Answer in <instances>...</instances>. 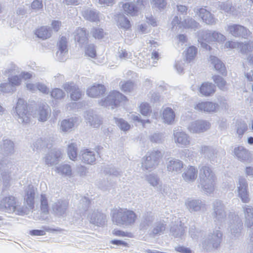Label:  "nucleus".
<instances>
[{"label":"nucleus","mask_w":253,"mask_h":253,"mask_svg":"<svg viewBox=\"0 0 253 253\" xmlns=\"http://www.w3.org/2000/svg\"><path fill=\"white\" fill-rule=\"evenodd\" d=\"M199 169L200 183L203 190L211 194L214 190L215 175L211 168L207 166H200Z\"/></svg>","instance_id":"nucleus-1"},{"label":"nucleus","mask_w":253,"mask_h":253,"mask_svg":"<svg viewBox=\"0 0 253 253\" xmlns=\"http://www.w3.org/2000/svg\"><path fill=\"white\" fill-rule=\"evenodd\" d=\"M136 219V215L132 211L120 209L113 213V221L117 225L128 226L133 224Z\"/></svg>","instance_id":"nucleus-2"},{"label":"nucleus","mask_w":253,"mask_h":253,"mask_svg":"<svg viewBox=\"0 0 253 253\" xmlns=\"http://www.w3.org/2000/svg\"><path fill=\"white\" fill-rule=\"evenodd\" d=\"M162 157L161 152L154 150L147 154L141 161V167L143 170L151 171L158 165L160 159Z\"/></svg>","instance_id":"nucleus-3"},{"label":"nucleus","mask_w":253,"mask_h":253,"mask_svg":"<svg viewBox=\"0 0 253 253\" xmlns=\"http://www.w3.org/2000/svg\"><path fill=\"white\" fill-rule=\"evenodd\" d=\"M222 233L219 230H213L210 232L203 242L205 249L210 251L212 249H217L222 240Z\"/></svg>","instance_id":"nucleus-4"},{"label":"nucleus","mask_w":253,"mask_h":253,"mask_svg":"<svg viewBox=\"0 0 253 253\" xmlns=\"http://www.w3.org/2000/svg\"><path fill=\"white\" fill-rule=\"evenodd\" d=\"M15 116L19 123L27 124L29 123L30 114L26 102L23 99L19 98L15 107Z\"/></svg>","instance_id":"nucleus-5"},{"label":"nucleus","mask_w":253,"mask_h":253,"mask_svg":"<svg viewBox=\"0 0 253 253\" xmlns=\"http://www.w3.org/2000/svg\"><path fill=\"white\" fill-rule=\"evenodd\" d=\"M13 169V165L8 158L3 157L0 160V172L3 181V191L10 186V173Z\"/></svg>","instance_id":"nucleus-6"},{"label":"nucleus","mask_w":253,"mask_h":253,"mask_svg":"<svg viewBox=\"0 0 253 253\" xmlns=\"http://www.w3.org/2000/svg\"><path fill=\"white\" fill-rule=\"evenodd\" d=\"M126 97L124 95L118 91H113L105 98L102 99L99 101V104L102 106L111 107L113 109L115 107L118 106L121 102L126 101Z\"/></svg>","instance_id":"nucleus-7"},{"label":"nucleus","mask_w":253,"mask_h":253,"mask_svg":"<svg viewBox=\"0 0 253 253\" xmlns=\"http://www.w3.org/2000/svg\"><path fill=\"white\" fill-rule=\"evenodd\" d=\"M213 212L212 217L215 222L219 223L221 226L224 221L226 216L225 206L223 202L219 200H216L212 204Z\"/></svg>","instance_id":"nucleus-8"},{"label":"nucleus","mask_w":253,"mask_h":253,"mask_svg":"<svg viewBox=\"0 0 253 253\" xmlns=\"http://www.w3.org/2000/svg\"><path fill=\"white\" fill-rule=\"evenodd\" d=\"M229 229L230 233L233 237L238 238L243 228L242 220L238 215L232 213L229 215Z\"/></svg>","instance_id":"nucleus-9"},{"label":"nucleus","mask_w":253,"mask_h":253,"mask_svg":"<svg viewBox=\"0 0 253 253\" xmlns=\"http://www.w3.org/2000/svg\"><path fill=\"white\" fill-rule=\"evenodd\" d=\"M172 29L174 27L191 28L196 30L198 28L199 23L190 17H174L171 22Z\"/></svg>","instance_id":"nucleus-10"},{"label":"nucleus","mask_w":253,"mask_h":253,"mask_svg":"<svg viewBox=\"0 0 253 253\" xmlns=\"http://www.w3.org/2000/svg\"><path fill=\"white\" fill-rule=\"evenodd\" d=\"M237 185L239 197L243 203H249L250 198L249 197L248 183L246 179L243 176H240Z\"/></svg>","instance_id":"nucleus-11"},{"label":"nucleus","mask_w":253,"mask_h":253,"mask_svg":"<svg viewBox=\"0 0 253 253\" xmlns=\"http://www.w3.org/2000/svg\"><path fill=\"white\" fill-rule=\"evenodd\" d=\"M98 154L90 149H84L80 152V159L82 162L87 165H93Z\"/></svg>","instance_id":"nucleus-12"},{"label":"nucleus","mask_w":253,"mask_h":253,"mask_svg":"<svg viewBox=\"0 0 253 253\" xmlns=\"http://www.w3.org/2000/svg\"><path fill=\"white\" fill-rule=\"evenodd\" d=\"M15 198L12 196H6L0 201V210L5 212H11L16 209Z\"/></svg>","instance_id":"nucleus-13"},{"label":"nucleus","mask_w":253,"mask_h":253,"mask_svg":"<svg viewBox=\"0 0 253 253\" xmlns=\"http://www.w3.org/2000/svg\"><path fill=\"white\" fill-rule=\"evenodd\" d=\"M167 170L172 174L175 175L181 172L183 168V163L174 158L169 159L166 163Z\"/></svg>","instance_id":"nucleus-14"},{"label":"nucleus","mask_w":253,"mask_h":253,"mask_svg":"<svg viewBox=\"0 0 253 253\" xmlns=\"http://www.w3.org/2000/svg\"><path fill=\"white\" fill-rule=\"evenodd\" d=\"M91 223L97 226H102L106 221V215L98 210H94L87 215Z\"/></svg>","instance_id":"nucleus-15"},{"label":"nucleus","mask_w":253,"mask_h":253,"mask_svg":"<svg viewBox=\"0 0 253 253\" xmlns=\"http://www.w3.org/2000/svg\"><path fill=\"white\" fill-rule=\"evenodd\" d=\"M68 206V201L60 199L52 204V210L56 216H63L66 213Z\"/></svg>","instance_id":"nucleus-16"},{"label":"nucleus","mask_w":253,"mask_h":253,"mask_svg":"<svg viewBox=\"0 0 253 253\" xmlns=\"http://www.w3.org/2000/svg\"><path fill=\"white\" fill-rule=\"evenodd\" d=\"M63 86L67 92L70 93V97L72 100L77 101L81 97L82 92L75 83H67L64 84Z\"/></svg>","instance_id":"nucleus-17"},{"label":"nucleus","mask_w":253,"mask_h":253,"mask_svg":"<svg viewBox=\"0 0 253 253\" xmlns=\"http://www.w3.org/2000/svg\"><path fill=\"white\" fill-rule=\"evenodd\" d=\"M61 156V152L57 149H53L44 157L45 164L49 166L57 164Z\"/></svg>","instance_id":"nucleus-18"},{"label":"nucleus","mask_w":253,"mask_h":253,"mask_svg":"<svg viewBox=\"0 0 253 253\" xmlns=\"http://www.w3.org/2000/svg\"><path fill=\"white\" fill-rule=\"evenodd\" d=\"M210 124L205 121L198 120L191 123L188 126L189 130L193 133L205 131L210 128Z\"/></svg>","instance_id":"nucleus-19"},{"label":"nucleus","mask_w":253,"mask_h":253,"mask_svg":"<svg viewBox=\"0 0 253 253\" xmlns=\"http://www.w3.org/2000/svg\"><path fill=\"white\" fill-rule=\"evenodd\" d=\"M174 140L178 146L184 147L190 144L189 136L184 131H174Z\"/></svg>","instance_id":"nucleus-20"},{"label":"nucleus","mask_w":253,"mask_h":253,"mask_svg":"<svg viewBox=\"0 0 253 253\" xmlns=\"http://www.w3.org/2000/svg\"><path fill=\"white\" fill-rule=\"evenodd\" d=\"M218 106L217 103L206 101L198 103L195 107V108L200 111L211 113L215 112Z\"/></svg>","instance_id":"nucleus-21"},{"label":"nucleus","mask_w":253,"mask_h":253,"mask_svg":"<svg viewBox=\"0 0 253 253\" xmlns=\"http://www.w3.org/2000/svg\"><path fill=\"white\" fill-rule=\"evenodd\" d=\"M229 30L231 34L236 37H242L247 38L249 30L245 27L237 24H234L229 27Z\"/></svg>","instance_id":"nucleus-22"},{"label":"nucleus","mask_w":253,"mask_h":253,"mask_svg":"<svg viewBox=\"0 0 253 253\" xmlns=\"http://www.w3.org/2000/svg\"><path fill=\"white\" fill-rule=\"evenodd\" d=\"M235 155L238 160L242 162H251V156L249 151L241 146L235 147L234 149Z\"/></svg>","instance_id":"nucleus-23"},{"label":"nucleus","mask_w":253,"mask_h":253,"mask_svg":"<svg viewBox=\"0 0 253 253\" xmlns=\"http://www.w3.org/2000/svg\"><path fill=\"white\" fill-rule=\"evenodd\" d=\"M185 205L189 211H198L205 207V204L199 199H188L185 202Z\"/></svg>","instance_id":"nucleus-24"},{"label":"nucleus","mask_w":253,"mask_h":253,"mask_svg":"<svg viewBox=\"0 0 253 253\" xmlns=\"http://www.w3.org/2000/svg\"><path fill=\"white\" fill-rule=\"evenodd\" d=\"M106 91L105 87L101 84H94L86 90V94L92 98L98 97Z\"/></svg>","instance_id":"nucleus-25"},{"label":"nucleus","mask_w":253,"mask_h":253,"mask_svg":"<svg viewBox=\"0 0 253 253\" xmlns=\"http://www.w3.org/2000/svg\"><path fill=\"white\" fill-rule=\"evenodd\" d=\"M14 144L13 141L9 139L3 140L0 145V152L5 157L10 156L14 153Z\"/></svg>","instance_id":"nucleus-26"},{"label":"nucleus","mask_w":253,"mask_h":253,"mask_svg":"<svg viewBox=\"0 0 253 253\" xmlns=\"http://www.w3.org/2000/svg\"><path fill=\"white\" fill-rule=\"evenodd\" d=\"M84 117L87 123L94 128L98 127L101 124V121L99 116L92 111H87Z\"/></svg>","instance_id":"nucleus-27"},{"label":"nucleus","mask_w":253,"mask_h":253,"mask_svg":"<svg viewBox=\"0 0 253 253\" xmlns=\"http://www.w3.org/2000/svg\"><path fill=\"white\" fill-rule=\"evenodd\" d=\"M203 39L207 42L224 41L225 37L221 33L217 32L207 31L204 36Z\"/></svg>","instance_id":"nucleus-28"},{"label":"nucleus","mask_w":253,"mask_h":253,"mask_svg":"<svg viewBox=\"0 0 253 253\" xmlns=\"http://www.w3.org/2000/svg\"><path fill=\"white\" fill-rule=\"evenodd\" d=\"M155 216L152 212L145 213L142 217L140 227L141 230H147L154 222Z\"/></svg>","instance_id":"nucleus-29"},{"label":"nucleus","mask_w":253,"mask_h":253,"mask_svg":"<svg viewBox=\"0 0 253 253\" xmlns=\"http://www.w3.org/2000/svg\"><path fill=\"white\" fill-rule=\"evenodd\" d=\"M36 189L33 186L29 185L26 189L25 201L29 207L32 209L34 207Z\"/></svg>","instance_id":"nucleus-30"},{"label":"nucleus","mask_w":253,"mask_h":253,"mask_svg":"<svg viewBox=\"0 0 253 253\" xmlns=\"http://www.w3.org/2000/svg\"><path fill=\"white\" fill-rule=\"evenodd\" d=\"M245 217V226L251 228L253 226V208L249 205L243 207Z\"/></svg>","instance_id":"nucleus-31"},{"label":"nucleus","mask_w":253,"mask_h":253,"mask_svg":"<svg viewBox=\"0 0 253 253\" xmlns=\"http://www.w3.org/2000/svg\"><path fill=\"white\" fill-rule=\"evenodd\" d=\"M198 170L193 166H190L182 174V177L186 182L194 181L197 176Z\"/></svg>","instance_id":"nucleus-32"},{"label":"nucleus","mask_w":253,"mask_h":253,"mask_svg":"<svg viewBox=\"0 0 253 253\" xmlns=\"http://www.w3.org/2000/svg\"><path fill=\"white\" fill-rule=\"evenodd\" d=\"M75 40L78 42L81 46L87 43L88 38L87 33L83 28H78L76 31Z\"/></svg>","instance_id":"nucleus-33"},{"label":"nucleus","mask_w":253,"mask_h":253,"mask_svg":"<svg viewBox=\"0 0 253 253\" xmlns=\"http://www.w3.org/2000/svg\"><path fill=\"white\" fill-rule=\"evenodd\" d=\"M210 58L215 70L222 75H225L226 74V70L225 65L217 57L211 55Z\"/></svg>","instance_id":"nucleus-34"},{"label":"nucleus","mask_w":253,"mask_h":253,"mask_svg":"<svg viewBox=\"0 0 253 253\" xmlns=\"http://www.w3.org/2000/svg\"><path fill=\"white\" fill-rule=\"evenodd\" d=\"M201 153L204 154L205 157L209 159L211 163L217 162L216 153L213 148L207 146H202L201 149Z\"/></svg>","instance_id":"nucleus-35"},{"label":"nucleus","mask_w":253,"mask_h":253,"mask_svg":"<svg viewBox=\"0 0 253 253\" xmlns=\"http://www.w3.org/2000/svg\"><path fill=\"white\" fill-rule=\"evenodd\" d=\"M199 91L204 96H210L214 93L215 86L212 83H204L201 85Z\"/></svg>","instance_id":"nucleus-36"},{"label":"nucleus","mask_w":253,"mask_h":253,"mask_svg":"<svg viewBox=\"0 0 253 253\" xmlns=\"http://www.w3.org/2000/svg\"><path fill=\"white\" fill-rule=\"evenodd\" d=\"M162 116L165 123L171 125L174 121L175 115L174 112L171 108L167 107L164 110Z\"/></svg>","instance_id":"nucleus-37"},{"label":"nucleus","mask_w":253,"mask_h":253,"mask_svg":"<svg viewBox=\"0 0 253 253\" xmlns=\"http://www.w3.org/2000/svg\"><path fill=\"white\" fill-rule=\"evenodd\" d=\"M77 122L76 118H70L68 119L63 120L61 122L60 128L63 132H67L70 131L74 126Z\"/></svg>","instance_id":"nucleus-38"},{"label":"nucleus","mask_w":253,"mask_h":253,"mask_svg":"<svg viewBox=\"0 0 253 253\" xmlns=\"http://www.w3.org/2000/svg\"><path fill=\"white\" fill-rule=\"evenodd\" d=\"M35 34L39 38L46 39L51 36V30L50 27L42 26L35 31Z\"/></svg>","instance_id":"nucleus-39"},{"label":"nucleus","mask_w":253,"mask_h":253,"mask_svg":"<svg viewBox=\"0 0 253 253\" xmlns=\"http://www.w3.org/2000/svg\"><path fill=\"white\" fill-rule=\"evenodd\" d=\"M170 232L174 238L182 239L185 234V229L181 224L174 225L171 227Z\"/></svg>","instance_id":"nucleus-40"},{"label":"nucleus","mask_w":253,"mask_h":253,"mask_svg":"<svg viewBox=\"0 0 253 253\" xmlns=\"http://www.w3.org/2000/svg\"><path fill=\"white\" fill-rule=\"evenodd\" d=\"M50 113V109L46 104H42L39 108V120L41 122H45L47 120Z\"/></svg>","instance_id":"nucleus-41"},{"label":"nucleus","mask_w":253,"mask_h":253,"mask_svg":"<svg viewBox=\"0 0 253 253\" xmlns=\"http://www.w3.org/2000/svg\"><path fill=\"white\" fill-rule=\"evenodd\" d=\"M166 229V224L164 222L160 221H158L153 225L151 234L153 236L160 235L163 234Z\"/></svg>","instance_id":"nucleus-42"},{"label":"nucleus","mask_w":253,"mask_h":253,"mask_svg":"<svg viewBox=\"0 0 253 253\" xmlns=\"http://www.w3.org/2000/svg\"><path fill=\"white\" fill-rule=\"evenodd\" d=\"M56 171L61 175L70 176L72 175V169L70 166L68 164L61 165L56 167Z\"/></svg>","instance_id":"nucleus-43"},{"label":"nucleus","mask_w":253,"mask_h":253,"mask_svg":"<svg viewBox=\"0 0 253 253\" xmlns=\"http://www.w3.org/2000/svg\"><path fill=\"white\" fill-rule=\"evenodd\" d=\"M67 154L70 160L75 161L77 160V148L75 143H72L68 145Z\"/></svg>","instance_id":"nucleus-44"},{"label":"nucleus","mask_w":253,"mask_h":253,"mask_svg":"<svg viewBox=\"0 0 253 253\" xmlns=\"http://www.w3.org/2000/svg\"><path fill=\"white\" fill-rule=\"evenodd\" d=\"M121 4L122 5V7L124 10V14L126 15L135 14V12L137 11V8L134 6L133 3L126 2L125 3H121Z\"/></svg>","instance_id":"nucleus-45"},{"label":"nucleus","mask_w":253,"mask_h":253,"mask_svg":"<svg viewBox=\"0 0 253 253\" xmlns=\"http://www.w3.org/2000/svg\"><path fill=\"white\" fill-rule=\"evenodd\" d=\"M117 25L119 28L128 30L131 27V24L127 17H118Z\"/></svg>","instance_id":"nucleus-46"},{"label":"nucleus","mask_w":253,"mask_h":253,"mask_svg":"<svg viewBox=\"0 0 253 253\" xmlns=\"http://www.w3.org/2000/svg\"><path fill=\"white\" fill-rule=\"evenodd\" d=\"M41 210L42 212L44 213H48L49 212V206L47 198L45 195V194H42L41 195Z\"/></svg>","instance_id":"nucleus-47"},{"label":"nucleus","mask_w":253,"mask_h":253,"mask_svg":"<svg viewBox=\"0 0 253 253\" xmlns=\"http://www.w3.org/2000/svg\"><path fill=\"white\" fill-rule=\"evenodd\" d=\"M236 131L239 136H242L248 128V126L245 122L238 120L236 122Z\"/></svg>","instance_id":"nucleus-48"},{"label":"nucleus","mask_w":253,"mask_h":253,"mask_svg":"<svg viewBox=\"0 0 253 253\" xmlns=\"http://www.w3.org/2000/svg\"><path fill=\"white\" fill-rule=\"evenodd\" d=\"M253 47V43L250 42H239L238 48L242 53L251 52Z\"/></svg>","instance_id":"nucleus-49"},{"label":"nucleus","mask_w":253,"mask_h":253,"mask_svg":"<svg viewBox=\"0 0 253 253\" xmlns=\"http://www.w3.org/2000/svg\"><path fill=\"white\" fill-rule=\"evenodd\" d=\"M90 203V201L88 198L85 197L82 198L79 204V208L81 213H83L87 210Z\"/></svg>","instance_id":"nucleus-50"},{"label":"nucleus","mask_w":253,"mask_h":253,"mask_svg":"<svg viewBox=\"0 0 253 253\" xmlns=\"http://www.w3.org/2000/svg\"><path fill=\"white\" fill-rule=\"evenodd\" d=\"M197 52V48L194 46H191L189 47L186 50V60L188 62H190L195 57Z\"/></svg>","instance_id":"nucleus-51"},{"label":"nucleus","mask_w":253,"mask_h":253,"mask_svg":"<svg viewBox=\"0 0 253 253\" xmlns=\"http://www.w3.org/2000/svg\"><path fill=\"white\" fill-rule=\"evenodd\" d=\"M114 119L116 124L122 130L127 131L130 128V125L124 119L117 118H114Z\"/></svg>","instance_id":"nucleus-52"},{"label":"nucleus","mask_w":253,"mask_h":253,"mask_svg":"<svg viewBox=\"0 0 253 253\" xmlns=\"http://www.w3.org/2000/svg\"><path fill=\"white\" fill-rule=\"evenodd\" d=\"M58 48L61 50L68 53L67 40L65 37L62 36L57 43Z\"/></svg>","instance_id":"nucleus-53"},{"label":"nucleus","mask_w":253,"mask_h":253,"mask_svg":"<svg viewBox=\"0 0 253 253\" xmlns=\"http://www.w3.org/2000/svg\"><path fill=\"white\" fill-rule=\"evenodd\" d=\"M146 180L153 187L157 186L159 183V178L154 174H149L146 176Z\"/></svg>","instance_id":"nucleus-54"},{"label":"nucleus","mask_w":253,"mask_h":253,"mask_svg":"<svg viewBox=\"0 0 253 253\" xmlns=\"http://www.w3.org/2000/svg\"><path fill=\"white\" fill-rule=\"evenodd\" d=\"M215 84L222 90H224L226 84V81L224 79L219 75H214L212 77Z\"/></svg>","instance_id":"nucleus-55"},{"label":"nucleus","mask_w":253,"mask_h":253,"mask_svg":"<svg viewBox=\"0 0 253 253\" xmlns=\"http://www.w3.org/2000/svg\"><path fill=\"white\" fill-rule=\"evenodd\" d=\"M51 96L55 99H61L65 96L64 92L61 89L55 88L50 92Z\"/></svg>","instance_id":"nucleus-56"},{"label":"nucleus","mask_w":253,"mask_h":253,"mask_svg":"<svg viewBox=\"0 0 253 253\" xmlns=\"http://www.w3.org/2000/svg\"><path fill=\"white\" fill-rule=\"evenodd\" d=\"M33 147L34 150L35 149L38 150L44 147L47 148L48 146L45 139L39 138L33 143Z\"/></svg>","instance_id":"nucleus-57"},{"label":"nucleus","mask_w":253,"mask_h":253,"mask_svg":"<svg viewBox=\"0 0 253 253\" xmlns=\"http://www.w3.org/2000/svg\"><path fill=\"white\" fill-rule=\"evenodd\" d=\"M153 7L158 8L160 10L164 9L167 5L166 0H150Z\"/></svg>","instance_id":"nucleus-58"},{"label":"nucleus","mask_w":253,"mask_h":253,"mask_svg":"<svg viewBox=\"0 0 253 253\" xmlns=\"http://www.w3.org/2000/svg\"><path fill=\"white\" fill-rule=\"evenodd\" d=\"M121 84V88L122 90L125 92H129L131 90H132L133 88L134 84L132 81H127L125 83H120Z\"/></svg>","instance_id":"nucleus-59"},{"label":"nucleus","mask_w":253,"mask_h":253,"mask_svg":"<svg viewBox=\"0 0 253 253\" xmlns=\"http://www.w3.org/2000/svg\"><path fill=\"white\" fill-rule=\"evenodd\" d=\"M14 88L9 83L0 84V91L3 93H9L13 92Z\"/></svg>","instance_id":"nucleus-60"},{"label":"nucleus","mask_w":253,"mask_h":253,"mask_svg":"<svg viewBox=\"0 0 253 253\" xmlns=\"http://www.w3.org/2000/svg\"><path fill=\"white\" fill-rule=\"evenodd\" d=\"M21 82V76L17 75L8 77V83L14 88L15 86H18L20 84Z\"/></svg>","instance_id":"nucleus-61"},{"label":"nucleus","mask_w":253,"mask_h":253,"mask_svg":"<svg viewBox=\"0 0 253 253\" xmlns=\"http://www.w3.org/2000/svg\"><path fill=\"white\" fill-rule=\"evenodd\" d=\"M85 54L91 58L95 57L96 55V52L94 45L91 44L88 45L85 48Z\"/></svg>","instance_id":"nucleus-62"},{"label":"nucleus","mask_w":253,"mask_h":253,"mask_svg":"<svg viewBox=\"0 0 253 253\" xmlns=\"http://www.w3.org/2000/svg\"><path fill=\"white\" fill-rule=\"evenodd\" d=\"M140 113L144 116H147L151 111L150 106L147 103H143L140 105Z\"/></svg>","instance_id":"nucleus-63"},{"label":"nucleus","mask_w":253,"mask_h":253,"mask_svg":"<svg viewBox=\"0 0 253 253\" xmlns=\"http://www.w3.org/2000/svg\"><path fill=\"white\" fill-rule=\"evenodd\" d=\"M31 8L35 12L42 9L43 7L42 0H34L31 3Z\"/></svg>","instance_id":"nucleus-64"}]
</instances>
